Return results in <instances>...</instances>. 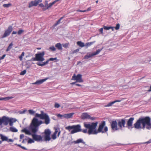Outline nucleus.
Segmentation results:
<instances>
[{"label": "nucleus", "mask_w": 151, "mask_h": 151, "mask_svg": "<svg viewBox=\"0 0 151 151\" xmlns=\"http://www.w3.org/2000/svg\"><path fill=\"white\" fill-rule=\"evenodd\" d=\"M44 123L41 120H39L37 119L33 118L31 123L28 127L29 130L24 128L21 130V132L26 134L31 135L33 139L39 142L42 141V137L40 135L35 134L38 131L39 127Z\"/></svg>", "instance_id": "1"}, {"label": "nucleus", "mask_w": 151, "mask_h": 151, "mask_svg": "<svg viewBox=\"0 0 151 151\" xmlns=\"http://www.w3.org/2000/svg\"><path fill=\"white\" fill-rule=\"evenodd\" d=\"M98 122L93 123L90 124H84V126L86 129H88V131L87 129H83L82 130V132L84 133H87L89 135L96 134L99 132H102L104 133L108 131V128L107 127H105L104 129V130L103 129L105 125V121L103 122L100 124H99V128L96 130L95 129L97 125Z\"/></svg>", "instance_id": "2"}, {"label": "nucleus", "mask_w": 151, "mask_h": 151, "mask_svg": "<svg viewBox=\"0 0 151 151\" xmlns=\"http://www.w3.org/2000/svg\"><path fill=\"white\" fill-rule=\"evenodd\" d=\"M151 119L148 116L139 118L134 124V127L136 129H144L146 125L147 129H151Z\"/></svg>", "instance_id": "3"}, {"label": "nucleus", "mask_w": 151, "mask_h": 151, "mask_svg": "<svg viewBox=\"0 0 151 151\" xmlns=\"http://www.w3.org/2000/svg\"><path fill=\"white\" fill-rule=\"evenodd\" d=\"M17 120L15 118H10L6 116H3L1 118V124H3L4 125L6 126L9 123L10 126H12L13 123L15 122Z\"/></svg>", "instance_id": "4"}, {"label": "nucleus", "mask_w": 151, "mask_h": 151, "mask_svg": "<svg viewBox=\"0 0 151 151\" xmlns=\"http://www.w3.org/2000/svg\"><path fill=\"white\" fill-rule=\"evenodd\" d=\"M44 55L45 52H44L36 54L35 55V57L32 58V59L33 61H43L45 60L44 58Z\"/></svg>", "instance_id": "5"}, {"label": "nucleus", "mask_w": 151, "mask_h": 151, "mask_svg": "<svg viewBox=\"0 0 151 151\" xmlns=\"http://www.w3.org/2000/svg\"><path fill=\"white\" fill-rule=\"evenodd\" d=\"M51 133L50 130L49 129H45L43 134H44V138L45 141H49L51 139L50 135Z\"/></svg>", "instance_id": "6"}, {"label": "nucleus", "mask_w": 151, "mask_h": 151, "mask_svg": "<svg viewBox=\"0 0 151 151\" xmlns=\"http://www.w3.org/2000/svg\"><path fill=\"white\" fill-rule=\"evenodd\" d=\"M71 80H76V82L79 83L83 82V81L82 78V75L80 74H78L77 76L75 74H74L72 77Z\"/></svg>", "instance_id": "7"}, {"label": "nucleus", "mask_w": 151, "mask_h": 151, "mask_svg": "<svg viewBox=\"0 0 151 151\" xmlns=\"http://www.w3.org/2000/svg\"><path fill=\"white\" fill-rule=\"evenodd\" d=\"M83 130H82L81 126L79 124L73 125V130L71 131L70 133L72 134L81 131L82 132Z\"/></svg>", "instance_id": "8"}, {"label": "nucleus", "mask_w": 151, "mask_h": 151, "mask_svg": "<svg viewBox=\"0 0 151 151\" xmlns=\"http://www.w3.org/2000/svg\"><path fill=\"white\" fill-rule=\"evenodd\" d=\"M102 49H98L96 50V52L92 53H88L84 57V59H88L93 56L99 54L101 51Z\"/></svg>", "instance_id": "9"}, {"label": "nucleus", "mask_w": 151, "mask_h": 151, "mask_svg": "<svg viewBox=\"0 0 151 151\" xmlns=\"http://www.w3.org/2000/svg\"><path fill=\"white\" fill-rule=\"evenodd\" d=\"M55 131L51 135V138L52 139L54 140L56 138V134L57 133H58L57 135L58 137L59 136L61 133V131H60V129L59 128H55Z\"/></svg>", "instance_id": "10"}, {"label": "nucleus", "mask_w": 151, "mask_h": 151, "mask_svg": "<svg viewBox=\"0 0 151 151\" xmlns=\"http://www.w3.org/2000/svg\"><path fill=\"white\" fill-rule=\"evenodd\" d=\"M13 29L12 27V26H9L7 29L5 31L4 34L2 36V38H4L9 36L12 32Z\"/></svg>", "instance_id": "11"}, {"label": "nucleus", "mask_w": 151, "mask_h": 151, "mask_svg": "<svg viewBox=\"0 0 151 151\" xmlns=\"http://www.w3.org/2000/svg\"><path fill=\"white\" fill-rule=\"evenodd\" d=\"M111 127L112 130L113 131L118 130V129L117 127V123L116 120H115L111 122Z\"/></svg>", "instance_id": "12"}, {"label": "nucleus", "mask_w": 151, "mask_h": 151, "mask_svg": "<svg viewBox=\"0 0 151 151\" xmlns=\"http://www.w3.org/2000/svg\"><path fill=\"white\" fill-rule=\"evenodd\" d=\"M126 123L124 119H122L121 120H118V124L119 128L122 129V127H124Z\"/></svg>", "instance_id": "13"}, {"label": "nucleus", "mask_w": 151, "mask_h": 151, "mask_svg": "<svg viewBox=\"0 0 151 151\" xmlns=\"http://www.w3.org/2000/svg\"><path fill=\"white\" fill-rule=\"evenodd\" d=\"M134 120V118L131 117L130 118L127 122V127L128 129L132 128V126L133 122Z\"/></svg>", "instance_id": "14"}, {"label": "nucleus", "mask_w": 151, "mask_h": 151, "mask_svg": "<svg viewBox=\"0 0 151 151\" xmlns=\"http://www.w3.org/2000/svg\"><path fill=\"white\" fill-rule=\"evenodd\" d=\"M40 2L41 1L40 0H35V1H32L29 3L28 7L29 8L33 6H37L38 3Z\"/></svg>", "instance_id": "15"}, {"label": "nucleus", "mask_w": 151, "mask_h": 151, "mask_svg": "<svg viewBox=\"0 0 151 151\" xmlns=\"http://www.w3.org/2000/svg\"><path fill=\"white\" fill-rule=\"evenodd\" d=\"M48 79L47 78L44 79L37 81L36 82L32 83L33 84L40 85L43 83L44 82L46 81Z\"/></svg>", "instance_id": "16"}, {"label": "nucleus", "mask_w": 151, "mask_h": 151, "mask_svg": "<svg viewBox=\"0 0 151 151\" xmlns=\"http://www.w3.org/2000/svg\"><path fill=\"white\" fill-rule=\"evenodd\" d=\"M74 114V113L64 114V118L66 119H69L72 118Z\"/></svg>", "instance_id": "17"}, {"label": "nucleus", "mask_w": 151, "mask_h": 151, "mask_svg": "<svg viewBox=\"0 0 151 151\" xmlns=\"http://www.w3.org/2000/svg\"><path fill=\"white\" fill-rule=\"evenodd\" d=\"M82 118L83 119H90V116L87 113H83L82 115Z\"/></svg>", "instance_id": "18"}, {"label": "nucleus", "mask_w": 151, "mask_h": 151, "mask_svg": "<svg viewBox=\"0 0 151 151\" xmlns=\"http://www.w3.org/2000/svg\"><path fill=\"white\" fill-rule=\"evenodd\" d=\"M74 143L76 144L79 143H82L83 144L86 145V142H84L83 139H78L77 140L74 142Z\"/></svg>", "instance_id": "19"}, {"label": "nucleus", "mask_w": 151, "mask_h": 151, "mask_svg": "<svg viewBox=\"0 0 151 151\" xmlns=\"http://www.w3.org/2000/svg\"><path fill=\"white\" fill-rule=\"evenodd\" d=\"M55 47L59 50H62V47L61 44L60 43H58L56 44Z\"/></svg>", "instance_id": "20"}, {"label": "nucleus", "mask_w": 151, "mask_h": 151, "mask_svg": "<svg viewBox=\"0 0 151 151\" xmlns=\"http://www.w3.org/2000/svg\"><path fill=\"white\" fill-rule=\"evenodd\" d=\"M41 119H44L48 116V115L44 113L43 111H41Z\"/></svg>", "instance_id": "21"}, {"label": "nucleus", "mask_w": 151, "mask_h": 151, "mask_svg": "<svg viewBox=\"0 0 151 151\" xmlns=\"http://www.w3.org/2000/svg\"><path fill=\"white\" fill-rule=\"evenodd\" d=\"M55 4V2H53L52 3H50L49 4V6H47V7L46 8H43L42 9L43 11L46 10L47 9H48L49 8L51 7L54 4Z\"/></svg>", "instance_id": "22"}, {"label": "nucleus", "mask_w": 151, "mask_h": 151, "mask_svg": "<svg viewBox=\"0 0 151 151\" xmlns=\"http://www.w3.org/2000/svg\"><path fill=\"white\" fill-rule=\"evenodd\" d=\"M119 101H118V100L115 101H112V102H111L109 103L107 105H105L104 106L105 107H109L110 106H111L112 105L114 104V103L117 102H119Z\"/></svg>", "instance_id": "23"}, {"label": "nucleus", "mask_w": 151, "mask_h": 151, "mask_svg": "<svg viewBox=\"0 0 151 151\" xmlns=\"http://www.w3.org/2000/svg\"><path fill=\"white\" fill-rule=\"evenodd\" d=\"M44 119L45 120L44 122L46 124H48L50 123V120L48 116Z\"/></svg>", "instance_id": "24"}, {"label": "nucleus", "mask_w": 151, "mask_h": 151, "mask_svg": "<svg viewBox=\"0 0 151 151\" xmlns=\"http://www.w3.org/2000/svg\"><path fill=\"white\" fill-rule=\"evenodd\" d=\"M1 139L2 141H6L7 140V137L5 136L2 134H0Z\"/></svg>", "instance_id": "25"}, {"label": "nucleus", "mask_w": 151, "mask_h": 151, "mask_svg": "<svg viewBox=\"0 0 151 151\" xmlns=\"http://www.w3.org/2000/svg\"><path fill=\"white\" fill-rule=\"evenodd\" d=\"M9 130L10 131L14 132H18V130L14 127H11L9 128Z\"/></svg>", "instance_id": "26"}, {"label": "nucleus", "mask_w": 151, "mask_h": 151, "mask_svg": "<svg viewBox=\"0 0 151 151\" xmlns=\"http://www.w3.org/2000/svg\"><path fill=\"white\" fill-rule=\"evenodd\" d=\"M77 45L80 47H82L85 46L84 43L82 42L81 41H78L77 42Z\"/></svg>", "instance_id": "27"}, {"label": "nucleus", "mask_w": 151, "mask_h": 151, "mask_svg": "<svg viewBox=\"0 0 151 151\" xmlns=\"http://www.w3.org/2000/svg\"><path fill=\"white\" fill-rule=\"evenodd\" d=\"M13 46V43L12 42L9 44V46L7 47V49L6 50V52H8L11 49H12V48Z\"/></svg>", "instance_id": "28"}, {"label": "nucleus", "mask_w": 151, "mask_h": 151, "mask_svg": "<svg viewBox=\"0 0 151 151\" xmlns=\"http://www.w3.org/2000/svg\"><path fill=\"white\" fill-rule=\"evenodd\" d=\"M95 41H93L87 43L85 45V46H86L87 47H89L92 45L93 44L95 43Z\"/></svg>", "instance_id": "29"}, {"label": "nucleus", "mask_w": 151, "mask_h": 151, "mask_svg": "<svg viewBox=\"0 0 151 151\" xmlns=\"http://www.w3.org/2000/svg\"><path fill=\"white\" fill-rule=\"evenodd\" d=\"M64 17L65 16H63V17H61L58 20L56 23L54 24V26H55L59 24L60 23L61 20L64 18Z\"/></svg>", "instance_id": "30"}, {"label": "nucleus", "mask_w": 151, "mask_h": 151, "mask_svg": "<svg viewBox=\"0 0 151 151\" xmlns=\"http://www.w3.org/2000/svg\"><path fill=\"white\" fill-rule=\"evenodd\" d=\"M12 6V4L10 3H9L8 4H4L3 5V6L4 7L8 8L10 6Z\"/></svg>", "instance_id": "31"}, {"label": "nucleus", "mask_w": 151, "mask_h": 151, "mask_svg": "<svg viewBox=\"0 0 151 151\" xmlns=\"http://www.w3.org/2000/svg\"><path fill=\"white\" fill-rule=\"evenodd\" d=\"M24 52H22L21 55L19 56V58L20 59V60L21 61L22 60V58L23 56L24 55Z\"/></svg>", "instance_id": "32"}, {"label": "nucleus", "mask_w": 151, "mask_h": 151, "mask_svg": "<svg viewBox=\"0 0 151 151\" xmlns=\"http://www.w3.org/2000/svg\"><path fill=\"white\" fill-rule=\"evenodd\" d=\"M49 50H50L52 51H54L56 50V49L53 46H52L49 48Z\"/></svg>", "instance_id": "33"}, {"label": "nucleus", "mask_w": 151, "mask_h": 151, "mask_svg": "<svg viewBox=\"0 0 151 151\" xmlns=\"http://www.w3.org/2000/svg\"><path fill=\"white\" fill-rule=\"evenodd\" d=\"M65 129H66L68 130L69 131H70V130L73 129V125L72 126H68L65 127Z\"/></svg>", "instance_id": "34"}, {"label": "nucleus", "mask_w": 151, "mask_h": 151, "mask_svg": "<svg viewBox=\"0 0 151 151\" xmlns=\"http://www.w3.org/2000/svg\"><path fill=\"white\" fill-rule=\"evenodd\" d=\"M13 98V97H7L3 99L0 98V100H2L3 99L9 100L12 99Z\"/></svg>", "instance_id": "35"}, {"label": "nucleus", "mask_w": 151, "mask_h": 151, "mask_svg": "<svg viewBox=\"0 0 151 151\" xmlns=\"http://www.w3.org/2000/svg\"><path fill=\"white\" fill-rule=\"evenodd\" d=\"M120 26V24L119 23H118L116 24V27H114V28L116 30H118L119 29Z\"/></svg>", "instance_id": "36"}, {"label": "nucleus", "mask_w": 151, "mask_h": 151, "mask_svg": "<svg viewBox=\"0 0 151 151\" xmlns=\"http://www.w3.org/2000/svg\"><path fill=\"white\" fill-rule=\"evenodd\" d=\"M41 114H38L37 113H36L35 114V117L36 118V117H39L41 119ZM36 118L37 119V118Z\"/></svg>", "instance_id": "37"}, {"label": "nucleus", "mask_w": 151, "mask_h": 151, "mask_svg": "<svg viewBox=\"0 0 151 151\" xmlns=\"http://www.w3.org/2000/svg\"><path fill=\"white\" fill-rule=\"evenodd\" d=\"M26 70H23V71H21L20 73V75H24L26 73Z\"/></svg>", "instance_id": "38"}, {"label": "nucleus", "mask_w": 151, "mask_h": 151, "mask_svg": "<svg viewBox=\"0 0 151 151\" xmlns=\"http://www.w3.org/2000/svg\"><path fill=\"white\" fill-rule=\"evenodd\" d=\"M34 142L33 139H29L28 141V143H32Z\"/></svg>", "instance_id": "39"}, {"label": "nucleus", "mask_w": 151, "mask_h": 151, "mask_svg": "<svg viewBox=\"0 0 151 151\" xmlns=\"http://www.w3.org/2000/svg\"><path fill=\"white\" fill-rule=\"evenodd\" d=\"M28 111L29 113L31 114H33L35 113V111L32 110H29Z\"/></svg>", "instance_id": "40"}, {"label": "nucleus", "mask_w": 151, "mask_h": 151, "mask_svg": "<svg viewBox=\"0 0 151 151\" xmlns=\"http://www.w3.org/2000/svg\"><path fill=\"white\" fill-rule=\"evenodd\" d=\"M24 32V30L22 29L19 30L18 32L17 33L18 35H20L22 34Z\"/></svg>", "instance_id": "41"}, {"label": "nucleus", "mask_w": 151, "mask_h": 151, "mask_svg": "<svg viewBox=\"0 0 151 151\" xmlns=\"http://www.w3.org/2000/svg\"><path fill=\"white\" fill-rule=\"evenodd\" d=\"M37 64L39 66H42L45 65L46 64L45 62H43L42 64L40 63H37Z\"/></svg>", "instance_id": "42"}, {"label": "nucleus", "mask_w": 151, "mask_h": 151, "mask_svg": "<svg viewBox=\"0 0 151 151\" xmlns=\"http://www.w3.org/2000/svg\"><path fill=\"white\" fill-rule=\"evenodd\" d=\"M69 45V43H66L65 44H63V46L65 47V48H67L68 47V46Z\"/></svg>", "instance_id": "43"}, {"label": "nucleus", "mask_w": 151, "mask_h": 151, "mask_svg": "<svg viewBox=\"0 0 151 151\" xmlns=\"http://www.w3.org/2000/svg\"><path fill=\"white\" fill-rule=\"evenodd\" d=\"M103 28L105 30H109L110 29V27H107L106 26H104Z\"/></svg>", "instance_id": "44"}, {"label": "nucleus", "mask_w": 151, "mask_h": 151, "mask_svg": "<svg viewBox=\"0 0 151 151\" xmlns=\"http://www.w3.org/2000/svg\"><path fill=\"white\" fill-rule=\"evenodd\" d=\"M60 105L58 103H56L55 104V108H58L60 107Z\"/></svg>", "instance_id": "45"}, {"label": "nucleus", "mask_w": 151, "mask_h": 151, "mask_svg": "<svg viewBox=\"0 0 151 151\" xmlns=\"http://www.w3.org/2000/svg\"><path fill=\"white\" fill-rule=\"evenodd\" d=\"M79 50V49H77L76 50H74L72 52V53L74 54L75 53H76L78 52Z\"/></svg>", "instance_id": "46"}, {"label": "nucleus", "mask_w": 151, "mask_h": 151, "mask_svg": "<svg viewBox=\"0 0 151 151\" xmlns=\"http://www.w3.org/2000/svg\"><path fill=\"white\" fill-rule=\"evenodd\" d=\"M57 60V58H49V60H50V61H53L54 60Z\"/></svg>", "instance_id": "47"}, {"label": "nucleus", "mask_w": 151, "mask_h": 151, "mask_svg": "<svg viewBox=\"0 0 151 151\" xmlns=\"http://www.w3.org/2000/svg\"><path fill=\"white\" fill-rule=\"evenodd\" d=\"M57 116L60 118H61L62 117H64V114L63 115H61L60 114H58L57 115Z\"/></svg>", "instance_id": "48"}, {"label": "nucleus", "mask_w": 151, "mask_h": 151, "mask_svg": "<svg viewBox=\"0 0 151 151\" xmlns=\"http://www.w3.org/2000/svg\"><path fill=\"white\" fill-rule=\"evenodd\" d=\"M6 141L8 142H13V140L11 139H8L7 138V140H6Z\"/></svg>", "instance_id": "49"}, {"label": "nucleus", "mask_w": 151, "mask_h": 151, "mask_svg": "<svg viewBox=\"0 0 151 151\" xmlns=\"http://www.w3.org/2000/svg\"><path fill=\"white\" fill-rule=\"evenodd\" d=\"M45 6L47 7V6H49V4H48V2L47 1H45Z\"/></svg>", "instance_id": "50"}, {"label": "nucleus", "mask_w": 151, "mask_h": 151, "mask_svg": "<svg viewBox=\"0 0 151 151\" xmlns=\"http://www.w3.org/2000/svg\"><path fill=\"white\" fill-rule=\"evenodd\" d=\"M103 28H100L99 30V32L101 34H103Z\"/></svg>", "instance_id": "51"}, {"label": "nucleus", "mask_w": 151, "mask_h": 151, "mask_svg": "<svg viewBox=\"0 0 151 151\" xmlns=\"http://www.w3.org/2000/svg\"><path fill=\"white\" fill-rule=\"evenodd\" d=\"M6 55L5 54H4L2 57H1L0 58V59H1V60L3 59L4 58Z\"/></svg>", "instance_id": "52"}, {"label": "nucleus", "mask_w": 151, "mask_h": 151, "mask_svg": "<svg viewBox=\"0 0 151 151\" xmlns=\"http://www.w3.org/2000/svg\"><path fill=\"white\" fill-rule=\"evenodd\" d=\"M24 137V135L23 134H21L20 136V139H22Z\"/></svg>", "instance_id": "53"}, {"label": "nucleus", "mask_w": 151, "mask_h": 151, "mask_svg": "<svg viewBox=\"0 0 151 151\" xmlns=\"http://www.w3.org/2000/svg\"><path fill=\"white\" fill-rule=\"evenodd\" d=\"M39 6L41 7H44V5L42 3H41L39 4Z\"/></svg>", "instance_id": "54"}, {"label": "nucleus", "mask_w": 151, "mask_h": 151, "mask_svg": "<svg viewBox=\"0 0 151 151\" xmlns=\"http://www.w3.org/2000/svg\"><path fill=\"white\" fill-rule=\"evenodd\" d=\"M91 7H89L86 10L87 11H91Z\"/></svg>", "instance_id": "55"}, {"label": "nucleus", "mask_w": 151, "mask_h": 151, "mask_svg": "<svg viewBox=\"0 0 151 151\" xmlns=\"http://www.w3.org/2000/svg\"><path fill=\"white\" fill-rule=\"evenodd\" d=\"M114 27H110V29H111L112 31H113L114 30Z\"/></svg>", "instance_id": "56"}, {"label": "nucleus", "mask_w": 151, "mask_h": 151, "mask_svg": "<svg viewBox=\"0 0 151 151\" xmlns=\"http://www.w3.org/2000/svg\"><path fill=\"white\" fill-rule=\"evenodd\" d=\"M148 92L151 91V86H150V89L148 90Z\"/></svg>", "instance_id": "57"}, {"label": "nucleus", "mask_w": 151, "mask_h": 151, "mask_svg": "<svg viewBox=\"0 0 151 151\" xmlns=\"http://www.w3.org/2000/svg\"><path fill=\"white\" fill-rule=\"evenodd\" d=\"M76 82H76V81L75 82H74L71 83L70 84L71 85H73V84H75L76 83Z\"/></svg>", "instance_id": "58"}, {"label": "nucleus", "mask_w": 151, "mask_h": 151, "mask_svg": "<svg viewBox=\"0 0 151 151\" xmlns=\"http://www.w3.org/2000/svg\"><path fill=\"white\" fill-rule=\"evenodd\" d=\"M17 32L15 31H13L12 33V34H15L17 33Z\"/></svg>", "instance_id": "59"}, {"label": "nucleus", "mask_w": 151, "mask_h": 151, "mask_svg": "<svg viewBox=\"0 0 151 151\" xmlns=\"http://www.w3.org/2000/svg\"><path fill=\"white\" fill-rule=\"evenodd\" d=\"M50 60H47L46 62H44L46 64H47L48 63V62Z\"/></svg>", "instance_id": "60"}, {"label": "nucleus", "mask_w": 151, "mask_h": 151, "mask_svg": "<svg viewBox=\"0 0 151 151\" xmlns=\"http://www.w3.org/2000/svg\"><path fill=\"white\" fill-rule=\"evenodd\" d=\"M15 145H17V146H19V147H21L22 146L20 145H17V144H15Z\"/></svg>", "instance_id": "61"}, {"label": "nucleus", "mask_w": 151, "mask_h": 151, "mask_svg": "<svg viewBox=\"0 0 151 151\" xmlns=\"http://www.w3.org/2000/svg\"><path fill=\"white\" fill-rule=\"evenodd\" d=\"M21 148H22V149H24V150H26V148L25 147H23V146H22Z\"/></svg>", "instance_id": "62"}, {"label": "nucleus", "mask_w": 151, "mask_h": 151, "mask_svg": "<svg viewBox=\"0 0 151 151\" xmlns=\"http://www.w3.org/2000/svg\"><path fill=\"white\" fill-rule=\"evenodd\" d=\"M76 85L78 86H81V85L80 84H76Z\"/></svg>", "instance_id": "63"}, {"label": "nucleus", "mask_w": 151, "mask_h": 151, "mask_svg": "<svg viewBox=\"0 0 151 151\" xmlns=\"http://www.w3.org/2000/svg\"><path fill=\"white\" fill-rule=\"evenodd\" d=\"M77 12H82V10H77Z\"/></svg>", "instance_id": "64"}]
</instances>
